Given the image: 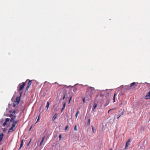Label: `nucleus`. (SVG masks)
I'll return each instance as SVG.
<instances>
[{
  "label": "nucleus",
  "mask_w": 150,
  "mask_h": 150,
  "mask_svg": "<svg viewBox=\"0 0 150 150\" xmlns=\"http://www.w3.org/2000/svg\"><path fill=\"white\" fill-rule=\"evenodd\" d=\"M147 85L149 86H150V83H147Z\"/></svg>",
  "instance_id": "nucleus-34"
},
{
  "label": "nucleus",
  "mask_w": 150,
  "mask_h": 150,
  "mask_svg": "<svg viewBox=\"0 0 150 150\" xmlns=\"http://www.w3.org/2000/svg\"><path fill=\"white\" fill-rule=\"evenodd\" d=\"M130 140V139H129L127 141V142L126 143V146H125V148H126V147H127L129 145V142H130V140Z\"/></svg>",
  "instance_id": "nucleus-14"
},
{
  "label": "nucleus",
  "mask_w": 150,
  "mask_h": 150,
  "mask_svg": "<svg viewBox=\"0 0 150 150\" xmlns=\"http://www.w3.org/2000/svg\"><path fill=\"white\" fill-rule=\"evenodd\" d=\"M83 101L84 103H85V98H84L83 99Z\"/></svg>",
  "instance_id": "nucleus-31"
},
{
  "label": "nucleus",
  "mask_w": 150,
  "mask_h": 150,
  "mask_svg": "<svg viewBox=\"0 0 150 150\" xmlns=\"http://www.w3.org/2000/svg\"><path fill=\"white\" fill-rule=\"evenodd\" d=\"M66 103H64L63 104V108H62V111L64 108L65 107V106H66Z\"/></svg>",
  "instance_id": "nucleus-17"
},
{
  "label": "nucleus",
  "mask_w": 150,
  "mask_h": 150,
  "mask_svg": "<svg viewBox=\"0 0 150 150\" xmlns=\"http://www.w3.org/2000/svg\"><path fill=\"white\" fill-rule=\"evenodd\" d=\"M97 106V104H94V109L96 108Z\"/></svg>",
  "instance_id": "nucleus-29"
},
{
  "label": "nucleus",
  "mask_w": 150,
  "mask_h": 150,
  "mask_svg": "<svg viewBox=\"0 0 150 150\" xmlns=\"http://www.w3.org/2000/svg\"><path fill=\"white\" fill-rule=\"evenodd\" d=\"M40 114L39 115L38 117V118L37 120V122H36L35 124H36L38 122L39 120H40Z\"/></svg>",
  "instance_id": "nucleus-20"
},
{
  "label": "nucleus",
  "mask_w": 150,
  "mask_h": 150,
  "mask_svg": "<svg viewBox=\"0 0 150 150\" xmlns=\"http://www.w3.org/2000/svg\"><path fill=\"white\" fill-rule=\"evenodd\" d=\"M65 97V94L64 95V96L63 98V99H64Z\"/></svg>",
  "instance_id": "nucleus-33"
},
{
  "label": "nucleus",
  "mask_w": 150,
  "mask_h": 150,
  "mask_svg": "<svg viewBox=\"0 0 150 150\" xmlns=\"http://www.w3.org/2000/svg\"><path fill=\"white\" fill-rule=\"evenodd\" d=\"M59 140H61L62 139V135L61 134H60L59 135Z\"/></svg>",
  "instance_id": "nucleus-21"
},
{
  "label": "nucleus",
  "mask_w": 150,
  "mask_h": 150,
  "mask_svg": "<svg viewBox=\"0 0 150 150\" xmlns=\"http://www.w3.org/2000/svg\"><path fill=\"white\" fill-rule=\"evenodd\" d=\"M13 124L12 125H14V126H16V124H17L18 122V121L17 120H13Z\"/></svg>",
  "instance_id": "nucleus-8"
},
{
  "label": "nucleus",
  "mask_w": 150,
  "mask_h": 150,
  "mask_svg": "<svg viewBox=\"0 0 150 150\" xmlns=\"http://www.w3.org/2000/svg\"><path fill=\"white\" fill-rule=\"evenodd\" d=\"M79 110H77L76 112V115H75V116H76V118H77V117H78V114H79Z\"/></svg>",
  "instance_id": "nucleus-16"
},
{
  "label": "nucleus",
  "mask_w": 150,
  "mask_h": 150,
  "mask_svg": "<svg viewBox=\"0 0 150 150\" xmlns=\"http://www.w3.org/2000/svg\"><path fill=\"white\" fill-rule=\"evenodd\" d=\"M122 103H121L120 104V105H122Z\"/></svg>",
  "instance_id": "nucleus-39"
},
{
  "label": "nucleus",
  "mask_w": 150,
  "mask_h": 150,
  "mask_svg": "<svg viewBox=\"0 0 150 150\" xmlns=\"http://www.w3.org/2000/svg\"><path fill=\"white\" fill-rule=\"evenodd\" d=\"M68 128V126H67L65 128V130H67V129Z\"/></svg>",
  "instance_id": "nucleus-25"
},
{
  "label": "nucleus",
  "mask_w": 150,
  "mask_h": 150,
  "mask_svg": "<svg viewBox=\"0 0 150 150\" xmlns=\"http://www.w3.org/2000/svg\"><path fill=\"white\" fill-rule=\"evenodd\" d=\"M15 126H14L13 125H12L11 127L10 128L9 130L8 131V133H9L11 132H13L15 130Z\"/></svg>",
  "instance_id": "nucleus-3"
},
{
  "label": "nucleus",
  "mask_w": 150,
  "mask_h": 150,
  "mask_svg": "<svg viewBox=\"0 0 150 150\" xmlns=\"http://www.w3.org/2000/svg\"><path fill=\"white\" fill-rule=\"evenodd\" d=\"M9 120H10L9 118H6L5 119V122H4L3 124V126H5L7 124V122H8Z\"/></svg>",
  "instance_id": "nucleus-6"
},
{
  "label": "nucleus",
  "mask_w": 150,
  "mask_h": 150,
  "mask_svg": "<svg viewBox=\"0 0 150 150\" xmlns=\"http://www.w3.org/2000/svg\"><path fill=\"white\" fill-rule=\"evenodd\" d=\"M49 105H50V103L48 101H47V105L46 106V108H47V110H48V109L49 108Z\"/></svg>",
  "instance_id": "nucleus-10"
},
{
  "label": "nucleus",
  "mask_w": 150,
  "mask_h": 150,
  "mask_svg": "<svg viewBox=\"0 0 150 150\" xmlns=\"http://www.w3.org/2000/svg\"><path fill=\"white\" fill-rule=\"evenodd\" d=\"M3 134L2 133H1L0 134V142L2 140L3 138Z\"/></svg>",
  "instance_id": "nucleus-11"
},
{
  "label": "nucleus",
  "mask_w": 150,
  "mask_h": 150,
  "mask_svg": "<svg viewBox=\"0 0 150 150\" xmlns=\"http://www.w3.org/2000/svg\"><path fill=\"white\" fill-rule=\"evenodd\" d=\"M21 98V96L20 97H17L16 99V100L15 101V102H16L17 104H18Z\"/></svg>",
  "instance_id": "nucleus-5"
},
{
  "label": "nucleus",
  "mask_w": 150,
  "mask_h": 150,
  "mask_svg": "<svg viewBox=\"0 0 150 150\" xmlns=\"http://www.w3.org/2000/svg\"><path fill=\"white\" fill-rule=\"evenodd\" d=\"M92 132H94V127L93 126H92Z\"/></svg>",
  "instance_id": "nucleus-27"
},
{
  "label": "nucleus",
  "mask_w": 150,
  "mask_h": 150,
  "mask_svg": "<svg viewBox=\"0 0 150 150\" xmlns=\"http://www.w3.org/2000/svg\"><path fill=\"white\" fill-rule=\"evenodd\" d=\"M121 115H117V119H119V118L121 116Z\"/></svg>",
  "instance_id": "nucleus-26"
},
{
  "label": "nucleus",
  "mask_w": 150,
  "mask_h": 150,
  "mask_svg": "<svg viewBox=\"0 0 150 150\" xmlns=\"http://www.w3.org/2000/svg\"><path fill=\"white\" fill-rule=\"evenodd\" d=\"M22 147H21L20 146L19 149H18V150H20L21 148Z\"/></svg>",
  "instance_id": "nucleus-35"
},
{
  "label": "nucleus",
  "mask_w": 150,
  "mask_h": 150,
  "mask_svg": "<svg viewBox=\"0 0 150 150\" xmlns=\"http://www.w3.org/2000/svg\"><path fill=\"white\" fill-rule=\"evenodd\" d=\"M92 110H94V106H93V109H92Z\"/></svg>",
  "instance_id": "nucleus-38"
},
{
  "label": "nucleus",
  "mask_w": 150,
  "mask_h": 150,
  "mask_svg": "<svg viewBox=\"0 0 150 150\" xmlns=\"http://www.w3.org/2000/svg\"><path fill=\"white\" fill-rule=\"evenodd\" d=\"M31 140H32V139H30V142H29L28 143V146L29 145V144H30V142H31Z\"/></svg>",
  "instance_id": "nucleus-30"
},
{
  "label": "nucleus",
  "mask_w": 150,
  "mask_h": 150,
  "mask_svg": "<svg viewBox=\"0 0 150 150\" xmlns=\"http://www.w3.org/2000/svg\"><path fill=\"white\" fill-rule=\"evenodd\" d=\"M23 139H22L21 140V145H20V146L21 147H22L23 146Z\"/></svg>",
  "instance_id": "nucleus-15"
},
{
  "label": "nucleus",
  "mask_w": 150,
  "mask_h": 150,
  "mask_svg": "<svg viewBox=\"0 0 150 150\" xmlns=\"http://www.w3.org/2000/svg\"><path fill=\"white\" fill-rule=\"evenodd\" d=\"M25 82H22L21 83H20L18 86V91H21L24 88L25 86Z\"/></svg>",
  "instance_id": "nucleus-1"
},
{
  "label": "nucleus",
  "mask_w": 150,
  "mask_h": 150,
  "mask_svg": "<svg viewBox=\"0 0 150 150\" xmlns=\"http://www.w3.org/2000/svg\"><path fill=\"white\" fill-rule=\"evenodd\" d=\"M124 113V112H122L121 113V114H120V115H122Z\"/></svg>",
  "instance_id": "nucleus-32"
},
{
  "label": "nucleus",
  "mask_w": 150,
  "mask_h": 150,
  "mask_svg": "<svg viewBox=\"0 0 150 150\" xmlns=\"http://www.w3.org/2000/svg\"><path fill=\"white\" fill-rule=\"evenodd\" d=\"M71 98H72V97H71L69 99V103H70V101L71 99Z\"/></svg>",
  "instance_id": "nucleus-28"
},
{
  "label": "nucleus",
  "mask_w": 150,
  "mask_h": 150,
  "mask_svg": "<svg viewBox=\"0 0 150 150\" xmlns=\"http://www.w3.org/2000/svg\"><path fill=\"white\" fill-rule=\"evenodd\" d=\"M57 113H56L54 115V116L52 118V121H54L55 119L57 118Z\"/></svg>",
  "instance_id": "nucleus-9"
},
{
  "label": "nucleus",
  "mask_w": 150,
  "mask_h": 150,
  "mask_svg": "<svg viewBox=\"0 0 150 150\" xmlns=\"http://www.w3.org/2000/svg\"><path fill=\"white\" fill-rule=\"evenodd\" d=\"M116 95V93H115L114 94V96H113V102L114 103L115 101V96Z\"/></svg>",
  "instance_id": "nucleus-18"
},
{
  "label": "nucleus",
  "mask_w": 150,
  "mask_h": 150,
  "mask_svg": "<svg viewBox=\"0 0 150 150\" xmlns=\"http://www.w3.org/2000/svg\"><path fill=\"white\" fill-rule=\"evenodd\" d=\"M145 98L146 99L150 98V94L149 93V92L146 95V96L145 97Z\"/></svg>",
  "instance_id": "nucleus-7"
},
{
  "label": "nucleus",
  "mask_w": 150,
  "mask_h": 150,
  "mask_svg": "<svg viewBox=\"0 0 150 150\" xmlns=\"http://www.w3.org/2000/svg\"><path fill=\"white\" fill-rule=\"evenodd\" d=\"M111 110H109L108 111V113Z\"/></svg>",
  "instance_id": "nucleus-36"
},
{
  "label": "nucleus",
  "mask_w": 150,
  "mask_h": 150,
  "mask_svg": "<svg viewBox=\"0 0 150 150\" xmlns=\"http://www.w3.org/2000/svg\"><path fill=\"white\" fill-rule=\"evenodd\" d=\"M32 128V126H31V127H30V130Z\"/></svg>",
  "instance_id": "nucleus-41"
},
{
  "label": "nucleus",
  "mask_w": 150,
  "mask_h": 150,
  "mask_svg": "<svg viewBox=\"0 0 150 150\" xmlns=\"http://www.w3.org/2000/svg\"><path fill=\"white\" fill-rule=\"evenodd\" d=\"M138 83H136L135 82H134L130 84L129 87L132 88H135L137 86Z\"/></svg>",
  "instance_id": "nucleus-2"
},
{
  "label": "nucleus",
  "mask_w": 150,
  "mask_h": 150,
  "mask_svg": "<svg viewBox=\"0 0 150 150\" xmlns=\"http://www.w3.org/2000/svg\"><path fill=\"white\" fill-rule=\"evenodd\" d=\"M149 93L150 94V91L149 92Z\"/></svg>",
  "instance_id": "nucleus-42"
},
{
  "label": "nucleus",
  "mask_w": 150,
  "mask_h": 150,
  "mask_svg": "<svg viewBox=\"0 0 150 150\" xmlns=\"http://www.w3.org/2000/svg\"><path fill=\"white\" fill-rule=\"evenodd\" d=\"M45 137H44L42 139L41 142H40V146H41L42 145V144L44 141V139H45Z\"/></svg>",
  "instance_id": "nucleus-12"
},
{
  "label": "nucleus",
  "mask_w": 150,
  "mask_h": 150,
  "mask_svg": "<svg viewBox=\"0 0 150 150\" xmlns=\"http://www.w3.org/2000/svg\"><path fill=\"white\" fill-rule=\"evenodd\" d=\"M14 115H13V114H11L10 115H9V117H13V116Z\"/></svg>",
  "instance_id": "nucleus-24"
},
{
  "label": "nucleus",
  "mask_w": 150,
  "mask_h": 150,
  "mask_svg": "<svg viewBox=\"0 0 150 150\" xmlns=\"http://www.w3.org/2000/svg\"><path fill=\"white\" fill-rule=\"evenodd\" d=\"M74 129L75 131H76L77 130V128H76V125L75 126L74 128Z\"/></svg>",
  "instance_id": "nucleus-23"
},
{
  "label": "nucleus",
  "mask_w": 150,
  "mask_h": 150,
  "mask_svg": "<svg viewBox=\"0 0 150 150\" xmlns=\"http://www.w3.org/2000/svg\"><path fill=\"white\" fill-rule=\"evenodd\" d=\"M91 89H92V88H89V90H90V89H91Z\"/></svg>",
  "instance_id": "nucleus-37"
},
{
  "label": "nucleus",
  "mask_w": 150,
  "mask_h": 150,
  "mask_svg": "<svg viewBox=\"0 0 150 150\" xmlns=\"http://www.w3.org/2000/svg\"><path fill=\"white\" fill-rule=\"evenodd\" d=\"M32 84V81L30 80L28 83L27 86L26 88V91L27 90L30 88Z\"/></svg>",
  "instance_id": "nucleus-4"
},
{
  "label": "nucleus",
  "mask_w": 150,
  "mask_h": 150,
  "mask_svg": "<svg viewBox=\"0 0 150 150\" xmlns=\"http://www.w3.org/2000/svg\"><path fill=\"white\" fill-rule=\"evenodd\" d=\"M109 150H112V149L111 148Z\"/></svg>",
  "instance_id": "nucleus-40"
},
{
  "label": "nucleus",
  "mask_w": 150,
  "mask_h": 150,
  "mask_svg": "<svg viewBox=\"0 0 150 150\" xmlns=\"http://www.w3.org/2000/svg\"><path fill=\"white\" fill-rule=\"evenodd\" d=\"M90 119H89L88 120V121L87 123V125H89L90 124Z\"/></svg>",
  "instance_id": "nucleus-19"
},
{
  "label": "nucleus",
  "mask_w": 150,
  "mask_h": 150,
  "mask_svg": "<svg viewBox=\"0 0 150 150\" xmlns=\"http://www.w3.org/2000/svg\"><path fill=\"white\" fill-rule=\"evenodd\" d=\"M11 117V118L10 120V122H12V121H13V120H14L16 118V116L15 115H14Z\"/></svg>",
  "instance_id": "nucleus-13"
},
{
  "label": "nucleus",
  "mask_w": 150,
  "mask_h": 150,
  "mask_svg": "<svg viewBox=\"0 0 150 150\" xmlns=\"http://www.w3.org/2000/svg\"><path fill=\"white\" fill-rule=\"evenodd\" d=\"M16 112V111L15 110H14L13 111L12 114H13V115H14L15 114Z\"/></svg>",
  "instance_id": "nucleus-22"
}]
</instances>
